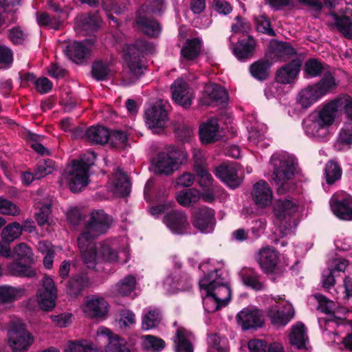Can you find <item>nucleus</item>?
Here are the masks:
<instances>
[{
	"label": "nucleus",
	"instance_id": "1",
	"mask_svg": "<svg viewBox=\"0 0 352 352\" xmlns=\"http://www.w3.org/2000/svg\"><path fill=\"white\" fill-rule=\"evenodd\" d=\"M112 221V218L102 210H97L91 212L89 219L86 222L84 230L78 239V248L87 267H92L96 263L94 239L99 235L105 233Z\"/></svg>",
	"mask_w": 352,
	"mask_h": 352
},
{
	"label": "nucleus",
	"instance_id": "2",
	"mask_svg": "<svg viewBox=\"0 0 352 352\" xmlns=\"http://www.w3.org/2000/svg\"><path fill=\"white\" fill-rule=\"evenodd\" d=\"M205 309L214 312L226 306L230 300L231 292L227 281L219 270L214 268L199 281Z\"/></svg>",
	"mask_w": 352,
	"mask_h": 352
},
{
	"label": "nucleus",
	"instance_id": "3",
	"mask_svg": "<svg viewBox=\"0 0 352 352\" xmlns=\"http://www.w3.org/2000/svg\"><path fill=\"white\" fill-rule=\"evenodd\" d=\"M342 104V99H335L310 113L303 121L305 133L320 140L326 138L329 127L333 124L338 116Z\"/></svg>",
	"mask_w": 352,
	"mask_h": 352
},
{
	"label": "nucleus",
	"instance_id": "4",
	"mask_svg": "<svg viewBox=\"0 0 352 352\" xmlns=\"http://www.w3.org/2000/svg\"><path fill=\"white\" fill-rule=\"evenodd\" d=\"M95 159V154L90 152L79 160H72L62 173L61 181H65L72 192L81 191L89 184V170Z\"/></svg>",
	"mask_w": 352,
	"mask_h": 352
},
{
	"label": "nucleus",
	"instance_id": "5",
	"mask_svg": "<svg viewBox=\"0 0 352 352\" xmlns=\"http://www.w3.org/2000/svg\"><path fill=\"white\" fill-rule=\"evenodd\" d=\"M270 162L274 166L272 179L277 186V191L284 194L291 188L289 181L296 172L297 162L292 157L277 154L272 156Z\"/></svg>",
	"mask_w": 352,
	"mask_h": 352
},
{
	"label": "nucleus",
	"instance_id": "6",
	"mask_svg": "<svg viewBox=\"0 0 352 352\" xmlns=\"http://www.w3.org/2000/svg\"><path fill=\"white\" fill-rule=\"evenodd\" d=\"M276 232L283 237L292 232L291 217L298 210L297 205L289 199H279L274 204Z\"/></svg>",
	"mask_w": 352,
	"mask_h": 352
},
{
	"label": "nucleus",
	"instance_id": "7",
	"mask_svg": "<svg viewBox=\"0 0 352 352\" xmlns=\"http://www.w3.org/2000/svg\"><path fill=\"white\" fill-rule=\"evenodd\" d=\"M146 50V45L141 41L127 45L124 50V59L129 68L128 82H135L143 74L145 66L142 57Z\"/></svg>",
	"mask_w": 352,
	"mask_h": 352
},
{
	"label": "nucleus",
	"instance_id": "8",
	"mask_svg": "<svg viewBox=\"0 0 352 352\" xmlns=\"http://www.w3.org/2000/svg\"><path fill=\"white\" fill-rule=\"evenodd\" d=\"M8 343L14 352L27 351L34 342V336L27 329L25 324L13 322L8 332Z\"/></svg>",
	"mask_w": 352,
	"mask_h": 352
},
{
	"label": "nucleus",
	"instance_id": "9",
	"mask_svg": "<svg viewBox=\"0 0 352 352\" xmlns=\"http://www.w3.org/2000/svg\"><path fill=\"white\" fill-rule=\"evenodd\" d=\"M57 289L54 280L45 276L36 292V300L39 307L44 311L52 309L56 305Z\"/></svg>",
	"mask_w": 352,
	"mask_h": 352
},
{
	"label": "nucleus",
	"instance_id": "10",
	"mask_svg": "<svg viewBox=\"0 0 352 352\" xmlns=\"http://www.w3.org/2000/svg\"><path fill=\"white\" fill-rule=\"evenodd\" d=\"M331 210L339 219L352 221V197L343 192L333 195L329 200Z\"/></svg>",
	"mask_w": 352,
	"mask_h": 352
},
{
	"label": "nucleus",
	"instance_id": "11",
	"mask_svg": "<svg viewBox=\"0 0 352 352\" xmlns=\"http://www.w3.org/2000/svg\"><path fill=\"white\" fill-rule=\"evenodd\" d=\"M95 248L96 263L91 269L95 267L100 258L111 263H125L129 258V254L126 250L118 252L107 242L100 244L99 246L95 245Z\"/></svg>",
	"mask_w": 352,
	"mask_h": 352
},
{
	"label": "nucleus",
	"instance_id": "12",
	"mask_svg": "<svg viewBox=\"0 0 352 352\" xmlns=\"http://www.w3.org/2000/svg\"><path fill=\"white\" fill-rule=\"evenodd\" d=\"M315 299L318 302V309L320 311L329 315V318L324 319L326 330L329 327H333L334 325L340 326V323L343 320L337 314H339L341 309L338 307L333 300L327 299L322 294H316L314 295Z\"/></svg>",
	"mask_w": 352,
	"mask_h": 352
},
{
	"label": "nucleus",
	"instance_id": "13",
	"mask_svg": "<svg viewBox=\"0 0 352 352\" xmlns=\"http://www.w3.org/2000/svg\"><path fill=\"white\" fill-rule=\"evenodd\" d=\"M145 120L147 126L154 133L166 126L167 113L162 102H157L145 112Z\"/></svg>",
	"mask_w": 352,
	"mask_h": 352
},
{
	"label": "nucleus",
	"instance_id": "14",
	"mask_svg": "<svg viewBox=\"0 0 352 352\" xmlns=\"http://www.w3.org/2000/svg\"><path fill=\"white\" fill-rule=\"evenodd\" d=\"M82 311L91 318L104 319L109 311V303L102 297L89 296L85 299Z\"/></svg>",
	"mask_w": 352,
	"mask_h": 352
},
{
	"label": "nucleus",
	"instance_id": "15",
	"mask_svg": "<svg viewBox=\"0 0 352 352\" xmlns=\"http://www.w3.org/2000/svg\"><path fill=\"white\" fill-rule=\"evenodd\" d=\"M193 226L202 233L212 232L216 224L214 211L209 208H201L194 212L192 216Z\"/></svg>",
	"mask_w": 352,
	"mask_h": 352
},
{
	"label": "nucleus",
	"instance_id": "16",
	"mask_svg": "<svg viewBox=\"0 0 352 352\" xmlns=\"http://www.w3.org/2000/svg\"><path fill=\"white\" fill-rule=\"evenodd\" d=\"M163 222L175 234H184L190 228L186 214L181 210L168 212L164 216Z\"/></svg>",
	"mask_w": 352,
	"mask_h": 352
},
{
	"label": "nucleus",
	"instance_id": "17",
	"mask_svg": "<svg viewBox=\"0 0 352 352\" xmlns=\"http://www.w3.org/2000/svg\"><path fill=\"white\" fill-rule=\"evenodd\" d=\"M256 261L264 273L272 274L279 263V254L274 248L267 246L258 251Z\"/></svg>",
	"mask_w": 352,
	"mask_h": 352
},
{
	"label": "nucleus",
	"instance_id": "18",
	"mask_svg": "<svg viewBox=\"0 0 352 352\" xmlns=\"http://www.w3.org/2000/svg\"><path fill=\"white\" fill-rule=\"evenodd\" d=\"M236 321L243 329L247 330L261 327L263 324V318L258 309L245 307L238 313Z\"/></svg>",
	"mask_w": 352,
	"mask_h": 352
},
{
	"label": "nucleus",
	"instance_id": "19",
	"mask_svg": "<svg viewBox=\"0 0 352 352\" xmlns=\"http://www.w3.org/2000/svg\"><path fill=\"white\" fill-rule=\"evenodd\" d=\"M96 339L99 342H108L104 352H130L125 348L124 341L105 327L102 326L98 329Z\"/></svg>",
	"mask_w": 352,
	"mask_h": 352
},
{
	"label": "nucleus",
	"instance_id": "20",
	"mask_svg": "<svg viewBox=\"0 0 352 352\" xmlns=\"http://www.w3.org/2000/svg\"><path fill=\"white\" fill-rule=\"evenodd\" d=\"M172 98L178 104L188 108L192 104L193 93L188 85L182 79L176 80L171 85Z\"/></svg>",
	"mask_w": 352,
	"mask_h": 352
},
{
	"label": "nucleus",
	"instance_id": "21",
	"mask_svg": "<svg viewBox=\"0 0 352 352\" xmlns=\"http://www.w3.org/2000/svg\"><path fill=\"white\" fill-rule=\"evenodd\" d=\"M154 171L158 174L170 175L177 169L176 153L174 151L170 152H162L153 161Z\"/></svg>",
	"mask_w": 352,
	"mask_h": 352
},
{
	"label": "nucleus",
	"instance_id": "22",
	"mask_svg": "<svg viewBox=\"0 0 352 352\" xmlns=\"http://www.w3.org/2000/svg\"><path fill=\"white\" fill-rule=\"evenodd\" d=\"M252 196L258 207L266 208L272 204L273 192L268 184L261 180L254 185Z\"/></svg>",
	"mask_w": 352,
	"mask_h": 352
},
{
	"label": "nucleus",
	"instance_id": "23",
	"mask_svg": "<svg viewBox=\"0 0 352 352\" xmlns=\"http://www.w3.org/2000/svg\"><path fill=\"white\" fill-rule=\"evenodd\" d=\"M301 63L299 60H294L277 70L276 81L283 85H290L294 82L300 70Z\"/></svg>",
	"mask_w": 352,
	"mask_h": 352
},
{
	"label": "nucleus",
	"instance_id": "24",
	"mask_svg": "<svg viewBox=\"0 0 352 352\" xmlns=\"http://www.w3.org/2000/svg\"><path fill=\"white\" fill-rule=\"evenodd\" d=\"M93 44L91 40L82 43L74 41L67 47L65 53L72 61L78 63L89 55Z\"/></svg>",
	"mask_w": 352,
	"mask_h": 352
},
{
	"label": "nucleus",
	"instance_id": "25",
	"mask_svg": "<svg viewBox=\"0 0 352 352\" xmlns=\"http://www.w3.org/2000/svg\"><path fill=\"white\" fill-rule=\"evenodd\" d=\"M214 175L231 188H236L241 183L236 168L232 165H221L215 168Z\"/></svg>",
	"mask_w": 352,
	"mask_h": 352
},
{
	"label": "nucleus",
	"instance_id": "26",
	"mask_svg": "<svg viewBox=\"0 0 352 352\" xmlns=\"http://www.w3.org/2000/svg\"><path fill=\"white\" fill-rule=\"evenodd\" d=\"M199 135L203 143L217 141L221 136L219 126L216 118H211L203 123L199 128Z\"/></svg>",
	"mask_w": 352,
	"mask_h": 352
},
{
	"label": "nucleus",
	"instance_id": "27",
	"mask_svg": "<svg viewBox=\"0 0 352 352\" xmlns=\"http://www.w3.org/2000/svg\"><path fill=\"white\" fill-rule=\"evenodd\" d=\"M26 295L27 290L23 287L0 285V305L10 304Z\"/></svg>",
	"mask_w": 352,
	"mask_h": 352
},
{
	"label": "nucleus",
	"instance_id": "28",
	"mask_svg": "<svg viewBox=\"0 0 352 352\" xmlns=\"http://www.w3.org/2000/svg\"><path fill=\"white\" fill-rule=\"evenodd\" d=\"M191 333L183 327H178L173 340L176 352H193Z\"/></svg>",
	"mask_w": 352,
	"mask_h": 352
},
{
	"label": "nucleus",
	"instance_id": "29",
	"mask_svg": "<svg viewBox=\"0 0 352 352\" xmlns=\"http://www.w3.org/2000/svg\"><path fill=\"white\" fill-rule=\"evenodd\" d=\"M285 311H280L275 308L268 311V316L272 323L276 327H283L287 324L294 316V309L292 305L287 303Z\"/></svg>",
	"mask_w": 352,
	"mask_h": 352
},
{
	"label": "nucleus",
	"instance_id": "30",
	"mask_svg": "<svg viewBox=\"0 0 352 352\" xmlns=\"http://www.w3.org/2000/svg\"><path fill=\"white\" fill-rule=\"evenodd\" d=\"M112 191L118 196H126L130 192V182L127 175L120 168L114 173L112 178Z\"/></svg>",
	"mask_w": 352,
	"mask_h": 352
},
{
	"label": "nucleus",
	"instance_id": "31",
	"mask_svg": "<svg viewBox=\"0 0 352 352\" xmlns=\"http://www.w3.org/2000/svg\"><path fill=\"white\" fill-rule=\"evenodd\" d=\"M255 46L256 42L253 37L247 36L239 41L234 47L233 52L238 59H246L252 56Z\"/></svg>",
	"mask_w": 352,
	"mask_h": 352
},
{
	"label": "nucleus",
	"instance_id": "32",
	"mask_svg": "<svg viewBox=\"0 0 352 352\" xmlns=\"http://www.w3.org/2000/svg\"><path fill=\"white\" fill-rule=\"evenodd\" d=\"M322 98L314 85L302 89L298 95L297 101L303 108H309Z\"/></svg>",
	"mask_w": 352,
	"mask_h": 352
},
{
	"label": "nucleus",
	"instance_id": "33",
	"mask_svg": "<svg viewBox=\"0 0 352 352\" xmlns=\"http://www.w3.org/2000/svg\"><path fill=\"white\" fill-rule=\"evenodd\" d=\"M240 276L244 285L256 290L264 289L265 285L260 280V276L252 268L244 267L240 272Z\"/></svg>",
	"mask_w": 352,
	"mask_h": 352
},
{
	"label": "nucleus",
	"instance_id": "34",
	"mask_svg": "<svg viewBox=\"0 0 352 352\" xmlns=\"http://www.w3.org/2000/svg\"><path fill=\"white\" fill-rule=\"evenodd\" d=\"M201 41L199 38L188 39L181 49L182 57L186 60H194L200 54Z\"/></svg>",
	"mask_w": 352,
	"mask_h": 352
},
{
	"label": "nucleus",
	"instance_id": "35",
	"mask_svg": "<svg viewBox=\"0 0 352 352\" xmlns=\"http://www.w3.org/2000/svg\"><path fill=\"white\" fill-rule=\"evenodd\" d=\"M307 341L308 336L305 325L300 322L294 325L289 334L291 344L296 346L298 349H302L305 347Z\"/></svg>",
	"mask_w": 352,
	"mask_h": 352
},
{
	"label": "nucleus",
	"instance_id": "36",
	"mask_svg": "<svg viewBox=\"0 0 352 352\" xmlns=\"http://www.w3.org/2000/svg\"><path fill=\"white\" fill-rule=\"evenodd\" d=\"M189 285V280L186 276L175 275L167 276L164 282L163 287L168 293H174L179 290L186 289Z\"/></svg>",
	"mask_w": 352,
	"mask_h": 352
},
{
	"label": "nucleus",
	"instance_id": "37",
	"mask_svg": "<svg viewBox=\"0 0 352 352\" xmlns=\"http://www.w3.org/2000/svg\"><path fill=\"white\" fill-rule=\"evenodd\" d=\"M86 136L91 144H103L108 142L109 131L104 126H91L87 130Z\"/></svg>",
	"mask_w": 352,
	"mask_h": 352
},
{
	"label": "nucleus",
	"instance_id": "38",
	"mask_svg": "<svg viewBox=\"0 0 352 352\" xmlns=\"http://www.w3.org/2000/svg\"><path fill=\"white\" fill-rule=\"evenodd\" d=\"M61 16H54L52 18L47 13H37V21L41 25H47L50 28L58 30L60 25L67 19V14L64 11H60Z\"/></svg>",
	"mask_w": 352,
	"mask_h": 352
},
{
	"label": "nucleus",
	"instance_id": "39",
	"mask_svg": "<svg viewBox=\"0 0 352 352\" xmlns=\"http://www.w3.org/2000/svg\"><path fill=\"white\" fill-rule=\"evenodd\" d=\"M100 25V19L97 15L82 16L77 19L76 29L77 31L91 32L96 30Z\"/></svg>",
	"mask_w": 352,
	"mask_h": 352
},
{
	"label": "nucleus",
	"instance_id": "40",
	"mask_svg": "<svg viewBox=\"0 0 352 352\" xmlns=\"http://www.w3.org/2000/svg\"><path fill=\"white\" fill-rule=\"evenodd\" d=\"M136 23L141 30L150 36H157L160 33L159 23L151 19L142 16L140 14L138 16Z\"/></svg>",
	"mask_w": 352,
	"mask_h": 352
},
{
	"label": "nucleus",
	"instance_id": "41",
	"mask_svg": "<svg viewBox=\"0 0 352 352\" xmlns=\"http://www.w3.org/2000/svg\"><path fill=\"white\" fill-rule=\"evenodd\" d=\"M89 283V280L87 275H77L69 281L67 292L72 296H76L86 287Z\"/></svg>",
	"mask_w": 352,
	"mask_h": 352
},
{
	"label": "nucleus",
	"instance_id": "42",
	"mask_svg": "<svg viewBox=\"0 0 352 352\" xmlns=\"http://www.w3.org/2000/svg\"><path fill=\"white\" fill-rule=\"evenodd\" d=\"M23 227L17 222H12L5 226L1 232V240L6 243H11L22 234Z\"/></svg>",
	"mask_w": 352,
	"mask_h": 352
},
{
	"label": "nucleus",
	"instance_id": "43",
	"mask_svg": "<svg viewBox=\"0 0 352 352\" xmlns=\"http://www.w3.org/2000/svg\"><path fill=\"white\" fill-rule=\"evenodd\" d=\"M272 47L274 56L279 60H286L296 53L295 49L287 42H274Z\"/></svg>",
	"mask_w": 352,
	"mask_h": 352
},
{
	"label": "nucleus",
	"instance_id": "44",
	"mask_svg": "<svg viewBox=\"0 0 352 352\" xmlns=\"http://www.w3.org/2000/svg\"><path fill=\"white\" fill-rule=\"evenodd\" d=\"M20 260L14 261L7 266V272L14 276L32 277L35 276V271L27 265L21 264Z\"/></svg>",
	"mask_w": 352,
	"mask_h": 352
},
{
	"label": "nucleus",
	"instance_id": "45",
	"mask_svg": "<svg viewBox=\"0 0 352 352\" xmlns=\"http://www.w3.org/2000/svg\"><path fill=\"white\" fill-rule=\"evenodd\" d=\"M161 320V314L158 309L149 308L145 310L142 316V327L144 330H149L157 327Z\"/></svg>",
	"mask_w": 352,
	"mask_h": 352
},
{
	"label": "nucleus",
	"instance_id": "46",
	"mask_svg": "<svg viewBox=\"0 0 352 352\" xmlns=\"http://www.w3.org/2000/svg\"><path fill=\"white\" fill-rule=\"evenodd\" d=\"M201 198V194L197 189L189 188L181 191L177 195V202L182 206L188 207L197 203Z\"/></svg>",
	"mask_w": 352,
	"mask_h": 352
},
{
	"label": "nucleus",
	"instance_id": "47",
	"mask_svg": "<svg viewBox=\"0 0 352 352\" xmlns=\"http://www.w3.org/2000/svg\"><path fill=\"white\" fill-rule=\"evenodd\" d=\"M136 279L133 276L129 275L118 282L113 287V292L120 296H127L135 288Z\"/></svg>",
	"mask_w": 352,
	"mask_h": 352
},
{
	"label": "nucleus",
	"instance_id": "48",
	"mask_svg": "<svg viewBox=\"0 0 352 352\" xmlns=\"http://www.w3.org/2000/svg\"><path fill=\"white\" fill-rule=\"evenodd\" d=\"M204 91L209 99L208 101L204 102L205 104H210L212 101L223 100L227 97L225 89L214 83L206 85Z\"/></svg>",
	"mask_w": 352,
	"mask_h": 352
},
{
	"label": "nucleus",
	"instance_id": "49",
	"mask_svg": "<svg viewBox=\"0 0 352 352\" xmlns=\"http://www.w3.org/2000/svg\"><path fill=\"white\" fill-rule=\"evenodd\" d=\"M338 31L346 38L352 39V21L349 16L331 14Z\"/></svg>",
	"mask_w": 352,
	"mask_h": 352
},
{
	"label": "nucleus",
	"instance_id": "50",
	"mask_svg": "<svg viewBox=\"0 0 352 352\" xmlns=\"http://www.w3.org/2000/svg\"><path fill=\"white\" fill-rule=\"evenodd\" d=\"M322 97L336 87L334 77L330 72L325 73L319 82L314 84Z\"/></svg>",
	"mask_w": 352,
	"mask_h": 352
},
{
	"label": "nucleus",
	"instance_id": "51",
	"mask_svg": "<svg viewBox=\"0 0 352 352\" xmlns=\"http://www.w3.org/2000/svg\"><path fill=\"white\" fill-rule=\"evenodd\" d=\"M208 352H228V341L225 337L217 334L211 335L208 338Z\"/></svg>",
	"mask_w": 352,
	"mask_h": 352
},
{
	"label": "nucleus",
	"instance_id": "52",
	"mask_svg": "<svg viewBox=\"0 0 352 352\" xmlns=\"http://www.w3.org/2000/svg\"><path fill=\"white\" fill-rule=\"evenodd\" d=\"M270 63L267 60H258L253 63L250 71L252 76L258 80H264L269 75Z\"/></svg>",
	"mask_w": 352,
	"mask_h": 352
},
{
	"label": "nucleus",
	"instance_id": "53",
	"mask_svg": "<svg viewBox=\"0 0 352 352\" xmlns=\"http://www.w3.org/2000/svg\"><path fill=\"white\" fill-rule=\"evenodd\" d=\"M142 346L144 349L153 351H160L165 346L164 341L153 336L147 335L142 337Z\"/></svg>",
	"mask_w": 352,
	"mask_h": 352
},
{
	"label": "nucleus",
	"instance_id": "54",
	"mask_svg": "<svg viewBox=\"0 0 352 352\" xmlns=\"http://www.w3.org/2000/svg\"><path fill=\"white\" fill-rule=\"evenodd\" d=\"M324 69L322 62L316 58L307 60L305 63L304 71L309 77H317L320 75Z\"/></svg>",
	"mask_w": 352,
	"mask_h": 352
},
{
	"label": "nucleus",
	"instance_id": "55",
	"mask_svg": "<svg viewBox=\"0 0 352 352\" xmlns=\"http://www.w3.org/2000/svg\"><path fill=\"white\" fill-rule=\"evenodd\" d=\"M14 254L18 260L30 263L33 261V253L31 248L25 243H20L14 248Z\"/></svg>",
	"mask_w": 352,
	"mask_h": 352
},
{
	"label": "nucleus",
	"instance_id": "56",
	"mask_svg": "<svg viewBox=\"0 0 352 352\" xmlns=\"http://www.w3.org/2000/svg\"><path fill=\"white\" fill-rule=\"evenodd\" d=\"M325 175L327 182L331 184L341 177L342 171L337 163L329 162L326 165Z\"/></svg>",
	"mask_w": 352,
	"mask_h": 352
},
{
	"label": "nucleus",
	"instance_id": "57",
	"mask_svg": "<svg viewBox=\"0 0 352 352\" xmlns=\"http://www.w3.org/2000/svg\"><path fill=\"white\" fill-rule=\"evenodd\" d=\"M127 136L125 133L120 131H114L109 133L108 139L110 144L117 148H124L127 144Z\"/></svg>",
	"mask_w": 352,
	"mask_h": 352
},
{
	"label": "nucleus",
	"instance_id": "58",
	"mask_svg": "<svg viewBox=\"0 0 352 352\" xmlns=\"http://www.w3.org/2000/svg\"><path fill=\"white\" fill-rule=\"evenodd\" d=\"M55 169V163L52 160H46L41 162L35 168L36 177L41 179L51 174Z\"/></svg>",
	"mask_w": 352,
	"mask_h": 352
},
{
	"label": "nucleus",
	"instance_id": "59",
	"mask_svg": "<svg viewBox=\"0 0 352 352\" xmlns=\"http://www.w3.org/2000/svg\"><path fill=\"white\" fill-rule=\"evenodd\" d=\"M91 74L96 79L102 80L109 75L110 69L107 64L102 61H97L92 65Z\"/></svg>",
	"mask_w": 352,
	"mask_h": 352
},
{
	"label": "nucleus",
	"instance_id": "60",
	"mask_svg": "<svg viewBox=\"0 0 352 352\" xmlns=\"http://www.w3.org/2000/svg\"><path fill=\"white\" fill-rule=\"evenodd\" d=\"M0 213L4 215L16 216L20 213V208L12 201L0 197Z\"/></svg>",
	"mask_w": 352,
	"mask_h": 352
},
{
	"label": "nucleus",
	"instance_id": "61",
	"mask_svg": "<svg viewBox=\"0 0 352 352\" xmlns=\"http://www.w3.org/2000/svg\"><path fill=\"white\" fill-rule=\"evenodd\" d=\"M195 170L199 177V184L202 188H209L212 184V177L206 169L201 166H196Z\"/></svg>",
	"mask_w": 352,
	"mask_h": 352
},
{
	"label": "nucleus",
	"instance_id": "62",
	"mask_svg": "<svg viewBox=\"0 0 352 352\" xmlns=\"http://www.w3.org/2000/svg\"><path fill=\"white\" fill-rule=\"evenodd\" d=\"M135 322V316L131 311L124 309L120 312L118 324L120 328L131 327Z\"/></svg>",
	"mask_w": 352,
	"mask_h": 352
},
{
	"label": "nucleus",
	"instance_id": "63",
	"mask_svg": "<svg viewBox=\"0 0 352 352\" xmlns=\"http://www.w3.org/2000/svg\"><path fill=\"white\" fill-rule=\"evenodd\" d=\"M51 213V204L49 201L44 203L36 214V221L39 226H44L49 222V217Z\"/></svg>",
	"mask_w": 352,
	"mask_h": 352
},
{
	"label": "nucleus",
	"instance_id": "64",
	"mask_svg": "<svg viewBox=\"0 0 352 352\" xmlns=\"http://www.w3.org/2000/svg\"><path fill=\"white\" fill-rule=\"evenodd\" d=\"M338 141L344 145L352 144V124H346L341 129Z\"/></svg>",
	"mask_w": 352,
	"mask_h": 352
}]
</instances>
